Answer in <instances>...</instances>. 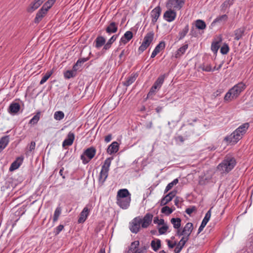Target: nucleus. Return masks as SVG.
<instances>
[{"mask_svg":"<svg viewBox=\"0 0 253 253\" xmlns=\"http://www.w3.org/2000/svg\"><path fill=\"white\" fill-rule=\"evenodd\" d=\"M153 215L151 213H147L143 218L139 216L133 219L129 223V229L133 233H137L140 229V225L143 228H147L152 223Z\"/></svg>","mask_w":253,"mask_h":253,"instance_id":"obj_1","label":"nucleus"},{"mask_svg":"<svg viewBox=\"0 0 253 253\" xmlns=\"http://www.w3.org/2000/svg\"><path fill=\"white\" fill-rule=\"evenodd\" d=\"M249 124L246 123L239 126L230 135H227L224 138L223 141L226 144L234 145L236 144L243 136L246 133L247 129L249 127Z\"/></svg>","mask_w":253,"mask_h":253,"instance_id":"obj_2","label":"nucleus"},{"mask_svg":"<svg viewBox=\"0 0 253 253\" xmlns=\"http://www.w3.org/2000/svg\"><path fill=\"white\" fill-rule=\"evenodd\" d=\"M237 164L235 158L231 155H226L223 161L217 166V170L221 173H228L232 170Z\"/></svg>","mask_w":253,"mask_h":253,"instance_id":"obj_3","label":"nucleus"},{"mask_svg":"<svg viewBox=\"0 0 253 253\" xmlns=\"http://www.w3.org/2000/svg\"><path fill=\"white\" fill-rule=\"evenodd\" d=\"M245 88L246 85L242 82L235 85L226 93L224 97V101L230 102L233 99L237 98Z\"/></svg>","mask_w":253,"mask_h":253,"instance_id":"obj_4","label":"nucleus"},{"mask_svg":"<svg viewBox=\"0 0 253 253\" xmlns=\"http://www.w3.org/2000/svg\"><path fill=\"white\" fill-rule=\"evenodd\" d=\"M112 159V158H107L101 167V169L98 176V184L100 186H102L104 184L108 176V172Z\"/></svg>","mask_w":253,"mask_h":253,"instance_id":"obj_5","label":"nucleus"},{"mask_svg":"<svg viewBox=\"0 0 253 253\" xmlns=\"http://www.w3.org/2000/svg\"><path fill=\"white\" fill-rule=\"evenodd\" d=\"M154 38V32L151 31L146 34L145 36L143 41L139 47L138 51L139 54H141L150 45Z\"/></svg>","mask_w":253,"mask_h":253,"instance_id":"obj_6","label":"nucleus"},{"mask_svg":"<svg viewBox=\"0 0 253 253\" xmlns=\"http://www.w3.org/2000/svg\"><path fill=\"white\" fill-rule=\"evenodd\" d=\"M96 152L95 148L91 146L85 150L81 156V159L84 164H87L95 156Z\"/></svg>","mask_w":253,"mask_h":253,"instance_id":"obj_7","label":"nucleus"},{"mask_svg":"<svg viewBox=\"0 0 253 253\" xmlns=\"http://www.w3.org/2000/svg\"><path fill=\"white\" fill-rule=\"evenodd\" d=\"M185 2V0H168L166 7L179 10L182 8Z\"/></svg>","mask_w":253,"mask_h":253,"instance_id":"obj_8","label":"nucleus"},{"mask_svg":"<svg viewBox=\"0 0 253 253\" xmlns=\"http://www.w3.org/2000/svg\"><path fill=\"white\" fill-rule=\"evenodd\" d=\"M168 9L164 13V19L168 22H171L173 21L176 17V10L167 7Z\"/></svg>","mask_w":253,"mask_h":253,"instance_id":"obj_9","label":"nucleus"},{"mask_svg":"<svg viewBox=\"0 0 253 253\" xmlns=\"http://www.w3.org/2000/svg\"><path fill=\"white\" fill-rule=\"evenodd\" d=\"M92 209V206L90 204L87 205L81 211L78 220L79 223L84 222L86 219L87 216L89 214V212Z\"/></svg>","mask_w":253,"mask_h":253,"instance_id":"obj_10","label":"nucleus"},{"mask_svg":"<svg viewBox=\"0 0 253 253\" xmlns=\"http://www.w3.org/2000/svg\"><path fill=\"white\" fill-rule=\"evenodd\" d=\"M162 12V8L158 5L154 8L151 12V24L154 25Z\"/></svg>","mask_w":253,"mask_h":253,"instance_id":"obj_11","label":"nucleus"},{"mask_svg":"<svg viewBox=\"0 0 253 253\" xmlns=\"http://www.w3.org/2000/svg\"><path fill=\"white\" fill-rule=\"evenodd\" d=\"M131 202V197L124 199H117L116 203L121 208L126 210L128 208Z\"/></svg>","mask_w":253,"mask_h":253,"instance_id":"obj_12","label":"nucleus"},{"mask_svg":"<svg viewBox=\"0 0 253 253\" xmlns=\"http://www.w3.org/2000/svg\"><path fill=\"white\" fill-rule=\"evenodd\" d=\"M26 207L27 205H23L15 212L14 215L15 216V218L13 219L14 221L12 225L13 226L16 225V222L19 220L20 217L25 213Z\"/></svg>","mask_w":253,"mask_h":253,"instance_id":"obj_13","label":"nucleus"},{"mask_svg":"<svg viewBox=\"0 0 253 253\" xmlns=\"http://www.w3.org/2000/svg\"><path fill=\"white\" fill-rule=\"evenodd\" d=\"M45 0H34L27 8V12L32 13L38 9Z\"/></svg>","mask_w":253,"mask_h":253,"instance_id":"obj_14","label":"nucleus"},{"mask_svg":"<svg viewBox=\"0 0 253 253\" xmlns=\"http://www.w3.org/2000/svg\"><path fill=\"white\" fill-rule=\"evenodd\" d=\"M211 209H210L206 213V215L202 221L201 225L200 226L198 229V232L197 233L198 234H199L202 231V230H203V229L204 228V227L206 226L207 223L209 221L211 216Z\"/></svg>","mask_w":253,"mask_h":253,"instance_id":"obj_15","label":"nucleus"},{"mask_svg":"<svg viewBox=\"0 0 253 253\" xmlns=\"http://www.w3.org/2000/svg\"><path fill=\"white\" fill-rule=\"evenodd\" d=\"M176 191H172L170 192L169 194L164 197L161 200L160 205L161 206H165L167 205L169 202L171 201L172 199L175 196Z\"/></svg>","mask_w":253,"mask_h":253,"instance_id":"obj_16","label":"nucleus"},{"mask_svg":"<svg viewBox=\"0 0 253 253\" xmlns=\"http://www.w3.org/2000/svg\"><path fill=\"white\" fill-rule=\"evenodd\" d=\"M47 11L44 10L43 8L41 7L36 14L34 20V23L38 24L47 14Z\"/></svg>","mask_w":253,"mask_h":253,"instance_id":"obj_17","label":"nucleus"},{"mask_svg":"<svg viewBox=\"0 0 253 253\" xmlns=\"http://www.w3.org/2000/svg\"><path fill=\"white\" fill-rule=\"evenodd\" d=\"M246 29V28L244 26L236 29L234 31L235 36L234 40L236 41H239V40L241 39L242 37L245 35Z\"/></svg>","mask_w":253,"mask_h":253,"instance_id":"obj_18","label":"nucleus"},{"mask_svg":"<svg viewBox=\"0 0 253 253\" xmlns=\"http://www.w3.org/2000/svg\"><path fill=\"white\" fill-rule=\"evenodd\" d=\"M75 139V134L73 132L70 131L62 143L63 147L69 146L72 145Z\"/></svg>","mask_w":253,"mask_h":253,"instance_id":"obj_19","label":"nucleus"},{"mask_svg":"<svg viewBox=\"0 0 253 253\" xmlns=\"http://www.w3.org/2000/svg\"><path fill=\"white\" fill-rule=\"evenodd\" d=\"M228 17L226 14H223L217 16L211 23V25L215 26L216 24H224L226 22Z\"/></svg>","mask_w":253,"mask_h":253,"instance_id":"obj_20","label":"nucleus"},{"mask_svg":"<svg viewBox=\"0 0 253 253\" xmlns=\"http://www.w3.org/2000/svg\"><path fill=\"white\" fill-rule=\"evenodd\" d=\"M193 229V225L191 222H188L186 224L184 227L183 228V232L184 233L185 236L183 237L187 238V239H189V237L191 233H192Z\"/></svg>","mask_w":253,"mask_h":253,"instance_id":"obj_21","label":"nucleus"},{"mask_svg":"<svg viewBox=\"0 0 253 253\" xmlns=\"http://www.w3.org/2000/svg\"><path fill=\"white\" fill-rule=\"evenodd\" d=\"M188 47V44L185 43L175 51V54L173 55L174 58L176 59L180 58L185 53Z\"/></svg>","mask_w":253,"mask_h":253,"instance_id":"obj_22","label":"nucleus"},{"mask_svg":"<svg viewBox=\"0 0 253 253\" xmlns=\"http://www.w3.org/2000/svg\"><path fill=\"white\" fill-rule=\"evenodd\" d=\"M118 24L115 22H111L106 28V32L109 34L115 33L118 31Z\"/></svg>","mask_w":253,"mask_h":253,"instance_id":"obj_23","label":"nucleus"},{"mask_svg":"<svg viewBox=\"0 0 253 253\" xmlns=\"http://www.w3.org/2000/svg\"><path fill=\"white\" fill-rule=\"evenodd\" d=\"M118 37V35H114L111 37V38L108 41L107 43H106L103 48H102V52L103 53L105 52L107 50H109L111 48L112 44L114 42L116 41Z\"/></svg>","mask_w":253,"mask_h":253,"instance_id":"obj_24","label":"nucleus"},{"mask_svg":"<svg viewBox=\"0 0 253 253\" xmlns=\"http://www.w3.org/2000/svg\"><path fill=\"white\" fill-rule=\"evenodd\" d=\"M119 149V144L116 141L113 142L108 147L107 152L111 155L117 153Z\"/></svg>","mask_w":253,"mask_h":253,"instance_id":"obj_25","label":"nucleus"},{"mask_svg":"<svg viewBox=\"0 0 253 253\" xmlns=\"http://www.w3.org/2000/svg\"><path fill=\"white\" fill-rule=\"evenodd\" d=\"M23 159L24 158L23 157L17 158L11 164L9 168V170L11 171L17 169L22 164Z\"/></svg>","mask_w":253,"mask_h":253,"instance_id":"obj_26","label":"nucleus"},{"mask_svg":"<svg viewBox=\"0 0 253 253\" xmlns=\"http://www.w3.org/2000/svg\"><path fill=\"white\" fill-rule=\"evenodd\" d=\"M189 240L187 239V238L186 237H182L181 240L179 241V242L177 244L176 247L174 249V253H180V252L181 251L182 249L185 246L186 242Z\"/></svg>","mask_w":253,"mask_h":253,"instance_id":"obj_27","label":"nucleus"},{"mask_svg":"<svg viewBox=\"0 0 253 253\" xmlns=\"http://www.w3.org/2000/svg\"><path fill=\"white\" fill-rule=\"evenodd\" d=\"M131 197V194L127 189H122L119 190L117 194L116 199H124Z\"/></svg>","mask_w":253,"mask_h":253,"instance_id":"obj_28","label":"nucleus"},{"mask_svg":"<svg viewBox=\"0 0 253 253\" xmlns=\"http://www.w3.org/2000/svg\"><path fill=\"white\" fill-rule=\"evenodd\" d=\"M20 109V105L19 103L12 102L8 109V112L10 114H16Z\"/></svg>","mask_w":253,"mask_h":253,"instance_id":"obj_29","label":"nucleus"},{"mask_svg":"<svg viewBox=\"0 0 253 253\" xmlns=\"http://www.w3.org/2000/svg\"><path fill=\"white\" fill-rule=\"evenodd\" d=\"M133 37V34L132 32L128 31H126L124 36L121 38L120 42L126 44Z\"/></svg>","mask_w":253,"mask_h":253,"instance_id":"obj_30","label":"nucleus"},{"mask_svg":"<svg viewBox=\"0 0 253 253\" xmlns=\"http://www.w3.org/2000/svg\"><path fill=\"white\" fill-rule=\"evenodd\" d=\"M90 57H87L86 58H79L77 62L73 65V69L74 71H77L79 70L80 68L82 66V64L88 61Z\"/></svg>","mask_w":253,"mask_h":253,"instance_id":"obj_31","label":"nucleus"},{"mask_svg":"<svg viewBox=\"0 0 253 253\" xmlns=\"http://www.w3.org/2000/svg\"><path fill=\"white\" fill-rule=\"evenodd\" d=\"M9 136L5 135L0 139V152L2 151L8 144Z\"/></svg>","mask_w":253,"mask_h":253,"instance_id":"obj_32","label":"nucleus"},{"mask_svg":"<svg viewBox=\"0 0 253 253\" xmlns=\"http://www.w3.org/2000/svg\"><path fill=\"white\" fill-rule=\"evenodd\" d=\"M106 40L104 37L101 36H98L95 40V46L97 48H99L106 44Z\"/></svg>","mask_w":253,"mask_h":253,"instance_id":"obj_33","label":"nucleus"},{"mask_svg":"<svg viewBox=\"0 0 253 253\" xmlns=\"http://www.w3.org/2000/svg\"><path fill=\"white\" fill-rule=\"evenodd\" d=\"M137 77L138 75L137 74H132L126 79V80L125 82H123L124 85L128 86L134 82Z\"/></svg>","mask_w":253,"mask_h":253,"instance_id":"obj_34","label":"nucleus"},{"mask_svg":"<svg viewBox=\"0 0 253 253\" xmlns=\"http://www.w3.org/2000/svg\"><path fill=\"white\" fill-rule=\"evenodd\" d=\"M168 76V75L164 74L161 75L157 79L154 84L158 87L160 88L163 84L166 78Z\"/></svg>","mask_w":253,"mask_h":253,"instance_id":"obj_35","label":"nucleus"},{"mask_svg":"<svg viewBox=\"0 0 253 253\" xmlns=\"http://www.w3.org/2000/svg\"><path fill=\"white\" fill-rule=\"evenodd\" d=\"M159 87L156 86L154 84L151 87L149 92L147 94L146 99H152L154 95H155L156 92L160 89Z\"/></svg>","mask_w":253,"mask_h":253,"instance_id":"obj_36","label":"nucleus"},{"mask_svg":"<svg viewBox=\"0 0 253 253\" xmlns=\"http://www.w3.org/2000/svg\"><path fill=\"white\" fill-rule=\"evenodd\" d=\"M151 246L153 250L156 252L161 247V241L159 239L152 240L151 243Z\"/></svg>","mask_w":253,"mask_h":253,"instance_id":"obj_37","label":"nucleus"},{"mask_svg":"<svg viewBox=\"0 0 253 253\" xmlns=\"http://www.w3.org/2000/svg\"><path fill=\"white\" fill-rule=\"evenodd\" d=\"M139 246V241L137 240V241H134V242H132L131 243L130 246L128 247V251H127V252L128 253H129L131 252H134L136 250L139 249L138 248Z\"/></svg>","mask_w":253,"mask_h":253,"instance_id":"obj_38","label":"nucleus"},{"mask_svg":"<svg viewBox=\"0 0 253 253\" xmlns=\"http://www.w3.org/2000/svg\"><path fill=\"white\" fill-rule=\"evenodd\" d=\"M189 30L188 24H186L185 27L182 29V31H180L178 33V40H181L183 39L188 33Z\"/></svg>","mask_w":253,"mask_h":253,"instance_id":"obj_39","label":"nucleus"},{"mask_svg":"<svg viewBox=\"0 0 253 253\" xmlns=\"http://www.w3.org/2000/svg\"><path fill=\"white\" fill-rule=\"evenodd\" d=\"M195 27L199 30H204L206 28V24L204 21L198 19L195 21Z\"/></svg>","mask_w":253,"mask_h":253,"instance_id":"obj_40","label":"nucleus"},{"mask_svg":"<svg viewBox=\"0 0 253 253\" xmlns=\"http://www.w3.org/2000/svg\"><path fill=\"white\" fill-rule=\"evenodd\" d=\"M200 68L204 71L206 72H211V71H213L215 69V66L212 69L211 66L210 64L203 63L202 64Z\"/></svg>","mask_w":253,"mask_h":253,"instance_id":"obj_41","label":"nucleus"},{"mask_svg":"<svg viewBox=\"0 0 253 253\" xmlns=\"http://www.w3.org/2000/svg\"><path fill=\"white\" fill-rule=\"evenodd\" d=\"M170 222L172 224L174 228L178 229L181 226V219L180 218H172Z\"/></svg>","mask_w":253,"mask_h":253,"instance_id":"obj_42","label":"nucleus"},{"mask_svg":"<svg viewBox=\"0 0 253 253\" xmlns=\"http://www.w3.org/2000/svg\"><path fill=\"white\" fill-rule=\"evenodd\" d=\"M181 130H184V133H183L184 137H185V138H188L191 135V134L192 133H193V131L191 129H190V128H188L187 127H185V126L184 125H183L181 127Z\"/></svg>","mask_w":253,"mask_h":253,"instance_id":"obj_43","label":"nucleus"},{"mask_svg":"<svg viewBox=\"0 0 253 253\" xmlns=\"http://www.w3.org/2000/svg\"><path fill=\"white\" fill-rule=\"evenodd\" d=\"M62 209L60 207H57L54 212L53 217V222H56L60 216V215L61 213Z\"/></svg>","mask_w":253,"mask_h":253,"instance_id":"obj_44","label":"nucleus"},{"mask_svg":"<svg viewBox=\"0 0 253 253\" xmlns=\"http://www.w3.org/2000/svg\"><path fill=\"white\" fill-rule=\"evenodd\" d=\"M41 112L38 111L36 115L30 120L29 124L36 125L38 123L40 119Z\"/></svg>","mask_w":253,"mask_h":253,"instance_id":"obj_45","label":"nucleus"},{"mask_svg":"<svg viewBox=\"0 0 253 253\" xmlns=\"http://www.w3.org/2000/svg\"><path fill=\"white\" fill-rule=\"evenodd\" d=\"M55 1L56 0H48L43 4L42 7L43 8L44 10L48 11V10L52 7Z\"/></svg>","mask_w":253,"mask_h":253,"instance_id":"obj_46","label":"nucleus"},{"mask_svg":"<svg viewBox=\"0 0 253 253\" xmlns=\"http://www.w3.org/2000/svg\"><path fill=\"white\" fill-rule=\"evenodd\" d=\"M53 73V70H50L49 71H47L46 74L43 76V77L42 78V80L40 81V84H42L45 82H46V81L50 78V77L52 75Z\"/></svg>","mask_w":253,"mask_h":253,"instance_id":"obj_47","label":"nucleus"},{"mask_svg":"<svg viewBox=\"0 0 253 253\" xmlns=\"http://www.w3.org/2000/svg\"><path fill=\"white\" fill-rule=\"evenodd\" d=\"M178 182V179L177 178L174 179L172 182L169 183L166 187L164 191V193H167L169 190H170L173 186L176 185Z\"/></svg>","mask_w":253,"mask_h":253,"instance_id":"obj_48","label":"nucleus"},{"mask_svg":"<svg viewBox=\"0 0 253 253\" xmlns=\"http://www.w3.org/2000/svg\"><path fill=\"white\" fill-rule=\"evenodd\" d=\"M234 3V0H226L221 5L222 10H225Z\"/></svg>","mask_w":253,"mask_h":253,"instance_id":"obj_49","label":"nucleus"},{"mask_svg":"<svg viewBox=\"0 0 253 253\" xmlns=\"http://www.w3.org/2000/svg\"><path fill=\"white\" fill-rule=\"evenodd\" d=\"M76 71H74L73 69L72 70H67L64 73V76L65 78L69 79L71 78H73L76 76Z\"/></svg>","mask_w":253,"mask_h":253,"instance_id":"obj_50","label":"nucleus"},{"mask_svg":"<svg viewBox=\"0 0 253 253\" xmlns=\"http://www.w3.org/2000/svg\"><path fill=\"white\" fill-rule=\"evenodd\" d=\"M64 116V113L61 111H56L54 114V118L57 121H60L62 120Z\"/></svg>","mask_w":253,"mask_h":253,"instance_id":"obj_51","label":"nucleus"},{"mask_svg":"<svg viewBox=\"0 0 253 253\" xmlns=\"http://www.w3.org/2000/svg\"><path fill=\"white\" fill-rule=\"evenodd\" d=\"M173 210L168 206H165L161 209V212L166 215H169L173 212Z\"/></svg>","mask_w":253,"mask_h":253,"instance_id":"obj_52","label":"nucleus"},{"mask_svg":"<svg viewBox=\"0 0 253 253\" xmlns=\"http://www.w3.org/2000/svg\"><path fill=\"white\" fill-rule=\"evenodd\" d=\"M165 47V42L161 41L155 47V49L157 50L159 53L163 50Z\"/></svg>","mask_w":253,"mask_h":253,"instance_id":"obj_53","label":"nucleus"},{"mask_svg":"<svg viewBox=\"0 0 253 253\" xmlns=\"http://www.w3.org/2000/svg\"><path fill=\"white\" fill-rule=\"evenodd\" d=\"M229 51V47L227 44L224 43L220 48V52L222 54H226Z\"/></svg>","mask_w":253,"mask_h":253,"instance_id":"obj_54","label":"nucleus"},{"mask_svg":"<svg viewBox=\"0 0 253 253\" xmlns=\"http://www.w3.org/2000/svg\"><path fill=\"white\" fill-rule=\"evenodd\" d=\"M129 50L128 49H124L122 51L121 53L119 55V58L120 60H122L123 61L125 60V57L128 54Z\"/></svg>","mask_w":253,"mask_h":253,"instance_id":"obj_55","label":"nucleus"},{"mask_svg":"<svg viewBox=\"0 0 253 253\" xmlns=\"http://www.w3.org/2000/svg\"><path fill=\"white\" fill-rule=\"evenodd\" d=\"M219 48V42H213L211 44V49L213 52H217Z\"/></svg>","mask_w":253,"mask_h":253,"instance_id":"obj_56","label":"nucleus"},{"mask_svg":"<svg viewBox=\"0 0 253 253\" xmlns=\"http://www.w3.org/2000/svg\"><path fill=\"white\" fill-rule=\"evenodd\" d=\"M169 229V226L166 224L163 225V226L159 228V233L160 234H164L166 233L168 229Z\"/></svg>","mask_w":253,"mask_h":253,"instance_id":"obj_57","label":"nucleus"},{"mask_svg":"<svg viewBox=\"0 0 253 253\" xmlns=\"http://www.w3.org/2000/svg\"><path fill=\"white\" fill-rule=\"evenodd\" d=\"M153 221L155 224H158L159 225L165 224L164 219H159L158 216L155 217Z\"/></svg>","mask_w":253,"mask_h":253,"instance_id":"obj_58","label":"nucleus"},{"mask_svg":"<svg viewBox=\"0 0 253 253\" xmlns=\"http://www.w3.org/2000/svg\"><path fill=\"white\" fill-rule=\"evenodd\" d=\"M64 226L62 224H60L58 226H57L54 230V233L55 235H58L60 232L64 229Z\"/></svg>","mask_w":253,"mask_h":253,"instance_id":"obj_59","label":"nucleus"},{"mask_svg":"<svg viewBox=\"0 0 253 253\" xmlns=\"http://www.w3.org/2000/svg\"><path fill=\"white\" fill-rule=\"evenodd\" d=\"M188 138H185L184 135L182 136L181 135H177L174 137V139L176 142H179L180 143H183L185 140H187Z\"/></svg>","mask_w":253,"mask_h":253,"instance_id":"obj_60","label":"nucleus"},{"mask_svg":"<svg viewBox=\"0 0 253 253\" xmlns=\"http://www.w3.org/2000/svg\"><path fill=\"white\" fill-rule=\"evenodd\" d=\"M28 151L32 152L34 150L36 147V143L35 141L31 142L30 144H29L28 146Z\"/></svg>","mask_w":253,"mask_h":253,"instance_id":"obj_61","label":"nucleus"},{"mask_svg":"<svg viewBox=\"0 0 253 253\" xmlns=\"http://www.w3.org/2000/svg\"><path fill=\"white\" fill-rule=\"evenodd\" d=\"M196 209L195 206L186 209L185 212L189 215H190L193 211H196Z\"/></svg>","mask_w":253,"mask_h":253,"instance_id":"obj_62","label":"nucleus"},{"mask_svg":"<svg viewBox=\"0 0 253 253\" xmlns=\"http://www.w3.org/2000/svg\"><path fill=\"white\" fill-rule=\"evenodd\" d=\"M166 242H167L168 246L169 248L172 249L174 248V246L176 245V242H174L173 243H172V242L168 239L166 240Z\"/></svg>","mask_w":253,"mask_h":253,"instance_id":"obj_63","label":"nucleus"},{"mask_svg":"<svg viewBox=\"0 0 253 253\" xmlns=\"http://www.w3.org/2000/svg\"><path fill=\"white\" fill-rule=\"evenodd\" d=\"M190 35L193 37H196L197 36V33H196L194 27H192L191 29Z\"/></svg>","mask_w":253,"mask_h":253,"instance_id":"obj_64","label":"nucleus"}]
</instances>
